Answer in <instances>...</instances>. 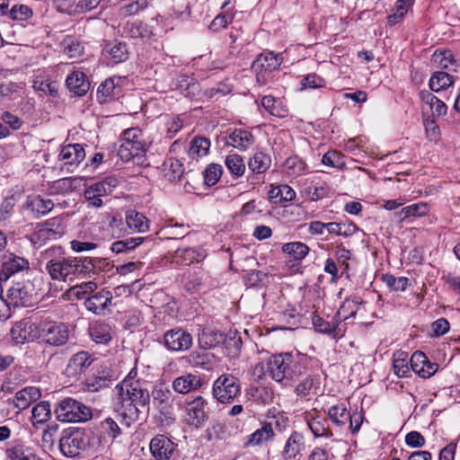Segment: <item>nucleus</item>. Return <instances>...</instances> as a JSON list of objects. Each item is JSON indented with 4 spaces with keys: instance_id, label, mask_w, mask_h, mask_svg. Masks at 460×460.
<instances>
[{
    "instance_id": "nucleus-18",
    "label": "nucleus",
    "mask_w": 460,
    "mask_h": 460,
    "mask_svg": "<svg viewBox=\"0 0 460 460\" xmlns=\"http://www.w3.org/2000/svg\"><path fill=\"white\" fill-rule=\"evenodd\" d=\"M175 445L164 434H158L150 442V451L157 460H166L171 457Z\"/></svg>"
},
{
    "instance_id": "nucleus-5",
    "label": "nucleus",
    "mask_w": 460,
    "mask_h": 460,
    "mask_svg": "<svg viewBox=\"0 0 460 460\" xmlns=\"http://www.w3.org/2000/svg\"><path fill=\"white\" fill-rule=\"evenodd\" d=\"M55 414L58 420L65 423H83L93 418L92 410L88 406L70 397L58 402Z\"/></svg>"
},
{
    "instance_id": "nucleus-9",
    "label": "nucleus",
    "mask_w": 460,
    "mask_h": 460,
    "mask_svg": "<svg viewBox=\"0 0 460 460\" xmlns=\"http://www.w3.org/2000/svg\"><path fill=\"white\" fill-rule=\"evenodd\" d=\"M117 185L118 180L116 178H105L104 180L89 186L84 190V198L87 200L89 206L100 208L103 204L102 197L111 193Z\"/></svg>"
},
{
    "instance_id": "nucleus-4",
    "label": "nucleus",
    "mask_w": 460,
    "mask_h": 460,
    "mask_svg": "<svg viewBox=\"0 0 460 460\" xmlns=\"http://www.w3.org/2000/svg\"><path fill=\"white\" fill-rule=\"evenodd\" d=\"M159 411L161 426L170 427L175 421V411L180 408L179 397L173 395L170 388L164 383L154 385L150 394V401Z\"/></svg>"
},
{
    "instance_id": "nucleus-37",
    "label": "nucleus",
    "mask_w": 460,
    "mask_h": 460,
    "mask_svg": "<svg viewBox=\"0 0 460 460\" xmlns=\"http://www.w3.org/2000/svg\"><path fill=\"white\" fill-rule=\"evenodd\" d=\"M394 373L400 378L408 377L411 373V367L408 363V355L404 352H396L394 354L393 360Z\"/></svg>"
},
{
    "instance_id": "nucleus-34",
    "label": "nucleus",
    "mask_w": 460,
    "mask_h": 460,
    "mask_svg": "<svg viewBox=\"0 0 460 460\" xmlns=\"http://www.w3.org/2000/svg\"><path fill=\"white\" fill-rule=\"evenodd\" d=\"M5 454L7 460H40L32 451L21 444L7 448Z\"/></svg>"
},
{
    "instance_id": "nucleus-3",
    "label": "nucleus",
    "mask_w": 460,
    "mask_h": 460,
    "mask_svg": "<svg viewBox=\"0 0 460 460\" xmlns=\"http://www.w3.org/2000/svg\"><path fill=\"white\" fill-rule=\"evenodd\" d=\"M131 375L132 371L116 386L121 403L124 406H132L137 411L148 410L150 393L145 387L144 382L134 379Z\"/></svg>"
},
{
    "instance_id": "nucleus-40",
    "label": "nucleus",
    "mask_w": 460,
    "mask_h": 460,
    "mask_svg": "<svg viewBox=\"0 0 460 460\" xmlns=\"http://www.w3.org/2000/svg\"><path fill=\"white\" fill-rule=\"evenodd\" d=\"M164 176L170 181H179L183 174V165L176 159L170 158L164 164Z\"/></svg>"
},
{
    "instance_id": "nucleus-43",
    "label": "nucleus",
    "mask_w": 460,
    "mask_h": 460,
    "mask_svg": "<svg viewBox=\"0 0 460 460\" xmlns=\"http://www.w3.org/2000/svg\"><path fill=\"white\" fill-rule=\"evenodd\" d=\"M304 447L303 437L300 433H294L287 441L284 455L287 458H294Z\"/></svg>"
},
{
    "instance_id": "nucleus-6",
    "label": "nucleus",
    "mask_w": 460,
    "mask_h": 460,
    "mask_svg": "<svg viewBox=\"0 0 460 460\" xmlns=\"http://www.w3.org/2000/svg\"><path fill=\"white\" fill-rule=\"evenodd\" d=\"M121 141L118 155L125 162L141 158L146 152V144L139 128L125 129L121 135Z\"/></svg>"
},
{
    "instance_id": "nucleus-60",
    "label": "nucleus",
    "mask_w": 460,
    "mask_h": 460,
    "mask_svg": "<svg viewBox=\"0 0 460 460\" xmlns=\"http://www.w3.org/2000/svg\"><path fill=\"white\" fill-rule=\"evenodd\" d=\"M306 195L307 197L314 201L322 199L325 198L329 193V188L326 184H322L319 186L313 185L309 186L306 189Z\"/></svg>"
},
{
    "instance_id": "nucleus-15",
    "label": "nucleus",
    "mask_w": 460,
    "mask_h": 460,
    "mask_svg": "<svg viewBox=\"0 0 460 460\" xmlns=\"http://www.w3.org/2000/svg\"><path fill=\"white\" fill-rule=\"evenodd\" d=\"M411 370L422 378L432 376L438 369L436 363L430 362L422 351H415L410 359Z\"/></svg>"
},
{
    "instance_id": "nucleus-12",
    "label": "nucleus",
    "mask_w": 460,
    "mask_h": 460,
    "mask_svg": "<svg viewBox=\"0 0 460 460\" xmlns=\"http://www.w3.org/2000/svg\"><path fill=\"white\" fill-rule=\"evenodd\" d=\"M206 401L201 396H197L186 406L185 421L194 429H199L208 420L205 411Z\"/></svg>"
},
{
    "instance_id": "nucleus-29",
    "label": "nucleus",
    "mask_w": 460,
    "mask_h": 460,
    "mask_svg": "<svg viewBox=\"0 0 460 460\" xmlns=\"http://www.w3.org/2000/svg\"><path fill=\"white\" fill-rule=\"evenodd\" d=\"M126 224L135 232L144 233L149 229V220L139 212L130 210L126 215Z\"/></svg>"
},
{
    "instance_id": "nucleus-14",
    "label": "nucleus",
    "mask_w": 460,
    "mask_h": 460,
    "mask_svg": "<svg viewBox=\"0 0 460 460\" xmlns=\"http://www.w3.org/2000/svg\"><path fill=\"white\" fill-rule=\"evenodd\" d=\"M94 358L88 351H79L68 360L65 373L69 377H77L93 364Z\"/></svg>"
},
{
    "instance_id": "nucleus-51",
    "label": "nucleus",
    "mask_w": 460,
    "mask_h": 460,
    "mask_svg": "<svg viewBox=\"0 0 460 460\" xmlns=\"http://www.w3.org/2000/svg\"><path fill=\"white\" fill-rule=\"evenodd\" d=\"M90 335L96 343L105 344L111 339L110 327L106 324H98L91 328Z\"/></svg>"
},
{
    "instance_id": "nucleus-58",
    "label": "nucleus",
    "mask_w": 460,
    "mask_h": 460,
    "mask_svg": "<svg viewBox=\"0 0 460 460\" xmlns=\"http://www.w3.org/2000/svg\"><path fill=\"white\" fill-rule=\"evenodd\" d=\"M315 379L312 376H306L296 387L295 393L299 397H307L314 386Z\"/></svg>"
},
{
    "instance_id": "nucleus-59",
    "label": "nucleus",
    "mask_w": 460,
    "mask_h": 460,
    "mask_svg": "<svg viewBox=\"0 0 460 460\" xmlns=\"http://www.w3.org/2000/svg\"><path fill=\"white\" fill-rule=\"evenodd\" d=\"M432 58L433 61L442 68H447L450 64L455 62L450 50L436 51Z\"/></svg>"
},
{
    "instance_id": "nucleus-64",
    "label": "nucleus",
    "mask_w": 460,
    "mask_h": 460,
    "mask_svg": "<svg viewBox=\"0 0 460 460\" xmlns=\"http://www.w3.org/2000/svg\"><path fill=\"white\" fill-rule=\"evenodd\" d=\"M426 134L430 141L437 142L440 137V130L434 119H427L424 122Z\"/></svg>"
},
{
    "instance_id": "nucleus-20",
    "label": "nucleus",
    "mask_w": 460,
    "mask_h": 460,
    "mask_svg": "<svg viewBox=\"0 0 460 460\" xmlns=\"http://www.w3.org/2000/svg\"><path fill=\"white\" fill-rule=\"evenodd\" d=\"M282 62V58L271 51L263 52L258 56L252 64V69L259 73L271 72L279 67Z\"/></svg>"
},
{
    "instance_id": "nucleus-57",
    "label": "nucleus",
    "mask_w": 460,
    "mask_h": 460,
    "mask_svg": "<svg viewBox=\"0 0 460 460\" xmlns=\"http://www.w3.org/2000/svg\"><path fill=\"white\" fill-rule=\"evenodd\" d=\"M188 360L195 367H206L210 363V355L206 351H193L188 356Z\"/></svg>"
},
{
    "instance_id": "nucleus-11",
    "label": "nucleus",
    "mask_w": 460,
    "mask_h": 460,
    "mask_svg": "<svg viewBox=\"0 0 460 460\" xmlns=\"http://www.w3.org/2000/svg\"><path fill=\"white\" fill-rule=\"evenodd\" d=\"M10 305L15 307L30 306L33 303V287L31 283L17 282L9 288L7 294V300Z\"/></svg>"
},
{
    "instance_id": "nucleus-19",
    "label": "nucleus",
    "mask_w": 460,
    "mask_h": 460,
    "mask_svg": "<svg viewBox=\"0 0 460 460\" xmlns=\"http://www.w3.org/2000/svg\"><path fill=\"white\" fill-rule=\"evenodd\" d=\"M58 157L65 165L77 166L84 160L85 151L81 144H68L61 148Z\"/></svg>"
},
{
    "instance_id": "nucleus-23",
    "label": "nucleus",
    "mask_w": 460,
    "mask_h": 460,
    "mask_svg": "<svg viewBox=\"0 0 460 460\" xmlns=\"http://www.w3.org/2000/svg\"><path fill=\"white\" fill-rule=\"evenodd\" d=\"M207 256L204 249L198 248H179L175 251L173 258L177 262L190 265L194 262H199Z\"/></svg>"
},
{
    "instance_id": "nucleus-26",
    "label": "nucleus",
    "mask_w": 460,
    "mask_h": 460,
    "mask_svg": "<svg viewBox=\"0 0 460 460\" xmlns=\"http://www.w3.org/2000/svg\"><path fill=\"white\" fill-rule=\"evenodd\" d=\"M67 88L75 94L84 95L89 89V82L83 72H73L66 80Z\"/></svg>"
},
{
    "instance_id": "nucleus-53",
    "label": "nucleus",
    "mask_w": 460,
    "mask_h": 460,
    "mask_svg": "<svg viewBox=\"0 0 460 460\" xmlns=\"http://www.w3.org/2000/svg\"><path fill=\"white\" fill-rule=\"evenodd\" d=\"M31 16V9L24 4H14L9 11V17L14 21H26Z\"/></svg>"
},
{
    "instance_id": "nucleus-27",
    "label": "nucleus",
    "mask_w": 460,
    "mask_h": 460,
    "mask_svg": "<svg viewBox=\"0 0 460 460\" xmlns=\"http://www.w3.org/2000/svg\"><path fill=\"white\" fill-rule=\"evenodd\" d=\"M269 200L273 204L291 201L296 198L295 190L287 184L271 186L268 192Z\"/></svg>"
},
{
    "instance_id": "nucleus-8",
    "label": "nucleus",
    "mask_w": 460,
    "mask_h": 460,
    "mask_svg": "<svg viewBox=\"0 0 460 460\" xmlns=\"http://www.w3.org/2000/svg\"><path fill=\"white\" fill-rule=\"evenodd\" d=\"M40 334V338H41L46 344L53 347H61L67 343L70 330L66 323L49 322L41 326Z\"/></svg>"
},
{
    "instance_id": "nucleus-36",
    "label": "nucleus",
    "mask_w": 460,
    "mask_h": 460,
    "mask_svg": "<svg viewBox=\"0 0 460 460\" xmlns=\"http://www.w3.org/2000/svg\"><path fill=\"white\" fill-rule=\"evenodd\" d=\"M454 83L453 76L446 72H435L429 79V88L433 92H439L452 85Z\"/></svg>"
},
{
    "instance_id": "nucleus-32",
    "label": "nucleus",
    "mask_w": 460,
    "mask_h": 460,
    "mask_svg": "<svg viewBox=\"0 0 460 460\" xmlns=\"http://www.w3.org/2000/svg\"><path fill=\"white\" fill-rule=\"evenodd\" d=\"M103 51L116 64L123 62L128 58V49L126 44L122 42H109L105 45Z\"/></svg>"
},
{
    "instance_id": "nucleus-46",
    "label": "nucleus",
    "mask_w": 460,
    "mask_h": 460,
    "mask_svg": "<svg viewBox=\"0 0 460 460\" xmlns=\"http://www.w3.org/2000/svg\"><path fill=\"white\" fill-rule=\"evenodd\" d=\"M328 414L332 422L338 426L345 424L350 418V412L347 411L343 403L332 406Z\"/></svg>"
},
{
    "instance_id": "nucleus-21",
    "label": "nucleus",
    "mask_w": 460,
    "mask_h": 460,
    "mask_svg": "<svg viewBox=\"0 0 460 460\" xmlns=\"http://www.w3.org/2000/svg\"><path fill=\"white\" fill-rule=\"evenodd\" d=\"M41 396V392L38 387L27 386L18 391L13 403L19 411L27 409L32 402L38 401Z\"/></svg>"
},
{
    "instance_id": "nucleus-31",
    "label": "nucleus",
    "mask_w": 460,
    "mask_h": 460,
    "mask_svg": "<svg viewBox=\"0 0 460 460\" xmlns=\"http://www.w3.org/2000/svg\"><path fill=\"white\" fill-rule=\"evenodd\" d=\"M31 413V422L34 428L39 429V425L44 424L50 419V404L45 401L40 402L33 407Z\"/></svg>"
},
{
    "instance_id": "nucleus-62",
    "label": "nucleus",
    "mask_w": 460,
    "mask_h": 460,
    "mask_svg": "<svg viewBox=\"0 0 460 460\" xmlns=\"http://www.w3.org/2000/svg\"><path fill=\"white\" fill-rule=\"evenodd\" d=\"M408 9L402 6V4H395L394 12L387 17V23L394 26L402 21Z\"/></svg>"
},
{
    "instance_id": "nucleus-54",
    "label": "nucleus",
    "mask_w": 460,
    "mask_h": 460,
    "mask_svg": "<svg viewBox=\"0 0 460 460\" xmlns=\"http://www.w3.org/2000/svg\"><path fill=\"white\" fill-rule=\"evenodd\" d=\"M222 175V168L218 164H209L204 172V181L208 186L215 185Z\"/></svg>"
},
{
    "instance_id": "nucleus-7",
    "label": "nucleus",
    "mask_w": 460,
    "mask_h": 460,
    "mask_svg": "<svg viewBox=\"0 0 460 460\" xmlns=\"http://www.w3.org/2000/svg\"><path fill=\"white\" fill-rule=\"evenodd\" d=\"M240 394V381L233 375H221L213 384V397L221 403H232Z\"/></svg>"
},
{
    "instance_id": "nucleus-39",
    "label": "nucleus",
    "mask_w": 460,
    "mask_h": 460,
    "mask_svg": "<svg viewBox=\"0 0 460 460\" xmlns=\"http://www.w3.org/2000/svg\"><path fill=\"white\" fill-rule=\"evenodd\" d=\"M63 53L69 58H77L84 53V47L78 40L72 36L66 37L61 42Z\"/></svg>"
},
{
    "instance_id": "nucleus-52",
    "label": "nucleus",
    "mask_w": 460,
    "mask_h": 460,
    "mask_svg": "<svg viewBox=\"0 0 460 460\" xmlns=\"http://www.w3.org/2000/svg\"><path fill=\"white\" fill-rule=\"evenodd\" d=\"M359 304L358 298L345 300L338 311V316L343 320L354 316Z\"/></svg>"
},
{
    "instance_id": "nucleus-42",
    "label": "nucleus",
    "mask_w": 460,
    "mask_h": 460,
    "mask_svg": "<svg viewBox=\"0 0 460 460\" xmlns=\"http://www.w3.org/2000/svg\"><path fill=\"white\" fill-rule=\"evenodd\" d=\"M32 87L37 91L43 92L53 97H56L58 93V85L54 82L45 79L41 75L34 76Z\"/></svg>"
},
{
    "instance_id": "nucleus-30",
    "label": "nucleus",
    "mask_w": 460,
    "mask_h": 460,
    "mask_svg": "<svg viewBox=\"0 0 460 460\" xmlns=\"http://www.w3.org/2000/svg\"><path fill=\"white\" fill-rule=\"evenodd\" d=\"M209 147V139L202 137H196L190 141L188 155L191 159L198 160L208 154Z\"/></svg>"
},
{
    "instance_id": "nucleus-35",
    "label": "nucleus",
    "mask_w": 460,
    "mask_h": 460,
    "mask_svg": "<svg viewBox=\"0 0 460 460\" xmlns=\"http://www.w3.org/2000/svg\"><path fill=\"white\" fill-rule=\"evenodd\" d=\"M309 247L302 242H291L283 244L282 252L295 261L303 260L309 252Z\"/></svg>"
},
{
    "instance_id": "nucleus-33",
    "label": "nucleus",
    "mask_w": 460,
    "mask_h": 460,
    "mask_svg": "<svg viewBox=\"0 0 460 460\" xmlns=\"http://www.w3.org/2000/svg\"><path fill=\"white\" fill-rule=\"evenodd\" d=\"M97 288L96 282L90 280L86 282H83L81 284H77L72 288H70L66 291V296L68 299H83L86 296L90 295L91 293L94 292Z\"/></svg>"
},
{
    "instance_id": "nucleus-63",
    "label": "nucleus",
    "mask_w": 460,
    "mask_h": 460,
    "mask_svg": "<svg viewBox=\"0 0 460 460\" xmlns=\"http://www.w3.org/2000/svg\"><path fill=\"white\" fill-rule=\"evenodd\" d=\"M450 324L446 318H439L432 323L431 330L433 332V335L436 337H439L444 335L449 331Z\"/></svg>"
},
{
    "instance_id": "nucleus-49",
    "label": "nucleus",
    "mask_w": 460,
    "mask_h": 460,
    "mask_svg": "<svg viewBox=\"0 0 460 460\" xmlns=\"http://www.w3.org/2000/svg\"><path fill=\"white\" fill-rule=\"evenodd\" d=\"M225 164L230 172L237 177L242 176L245 172V164L243 158L236 154L228 155Z\"/></svg>"
},
{
    "instance_id": "nucleus-56",
    "label": "nucleus",
    "mask_w": 460,
    "mask_h": 460,
    "mask_svg": "<svg viewBox=\"0 0 460 460\" xmlns=\"http://www.w3.org/2000/svg\"><path fill=\"white\" fill-rule=\"evenodd\" d=\"M356 229L355 225H349L346 227L344 224L331 222L326 224V230L329 234L337 235H349L351 234Z\"/></svg>"
},
{
    "instance_id": "nucleus-47",
    "label": "nucleus",
    "mask_w": 460,
    "mask_h": 460,
    "mask_svg": "<svg viewBox=\"0 0 460 460\" xmlns=\"http://www.w3.org/2000/svg\"><path fill=\"white\" fill-rule=\"evenodd\" d=\"M261 105L273 116L283 118L287 114V110H285L280 105L279 102L271 95L264 96L261 100Z\"/></svg>"
},
{
    "instance_id": "nucleus-10",
    "label": "nucleus",
    "mask_w": 460,
    "mask_h": 460,
    "mask_svg": "<svg viewBox=\"0 0 460 460\" xmlns=\"http://www.w3.org/2000/svg\"><path fill=\"white\" fill-rule=\"evenodd\" d=\"M192 343L191 334L182 328H173L164 334V345L171 351H186L191 348Z\"/></svg>"
},
{
    "instance_id": "nucleus-17",
    "label": "nucleus",
    "mask_w": 460,
    "mask_h": 460,
    "mask_svg": "<svg viewBox=\"0 0 460 460\" xmlns=\"http://www.w3.org/2000/svg\"><path fill=\"white\" fill-rule=\"evenodd\" d=\"M112 297V294L109 290L102 289L87 297L84 301V306L95 314H104L105 310L111 305Z\"/></svg>"
},
{
    "instance_id": "nucleus-61",
    "label": "nucleus",
    "mask_w": 460,
    "mask_h": 460,
    "mask_svg": "<svg viewBox=\"0 0 460 460\" xmlns=\"http://www.w3.org/2000/svg\"><path fill=\"white\" fill-rule=\"evenodd\" d=\"M301 84L303 88L315 89L323 87L325 85V81L316 74H310L304 77Z\"/></svg>"
},
{
    "instance_id": "nucleus-1",
    "label": "nucleus",
    "mask_w": 460,
    "mask_h": 460,
    "mask_svg": "<svg viewBox=\"0 0 460 460\" xmlns=\"http://www.w3.org/2000/svg\"><path fill=\"white\" fill-rule=\"evenodd\" d=\"M104 264V260L91 257L57 258L46 263V270L54 280L73 281L78 278L95 275Z\"/></svg>"
},
{
    "instance_id": "nucleus-22",
    "label": "nucleus",
    "mask_w": 460,
    "mask_h": 460,
    "mask_svg": "<svg viewBox=\"0 0 460 460\" xmlns=\"http://www.w3.org/2000/svg\"><path fill=\"white\" fill-rule=\"evenodd\" d=\"M27 269H29L27 259L14 253H8L3 256V272L5 274V278Z\"/></svg>"
},
{
    "instance_id": "nucleus-13",
    "label": "nucleus",
    "mask_w": 460,
    "mask_h": 460,
    "mask_svg": "<svg viewBox=\"0 0 460 460\" xmlns=\"http://www.w3.org/2000/svg\"><path fill=\"white\" fill-rule=\"evenodd\" d=\"M10 335L17 344L33 341L40 336L38 326L26 321L16 323L11 329Z\"/></svg>"
},
{
    "instance_id": "nucleus-38",
    "label": "nucleus",
    "mask_w": 460,
    "mask_h": 460,
    "mask_svg": "<svg viewBox=\"0 0 460 460\" xmlns=\"http://www.w3.org/2000/svg\"><path fill=\"white\" fill-rule=\"evenodd\" d=\"M271 164L270 157L262 153L257 152L248 162V167L255 173H262L266 172Z\"/></svg>"
},
{
    "instance_id": "nucleus-25",
    "label": "nucleus",
    "mask_w": 460,
    "mask_h": 460,
    "mask_svg": "<svg viewBox=\"0 0 460 460\" xmlns=\"http://www.w3.org/2000/svg\"><path fill=\"white\" fill-rule=\"evenodd\" d=\"M200 386V378L198 376L192 374L179 376L172 383L174 391L179 394H187L192 390L198 389Z\"/></svg>"
},
{
    "instance_id": "nucleus-55",
    "label": "nucleus",
    "mask_w": 460,
    "mask_h": 460,
    "mask_svg": "<svg viewBox=\"0 0 460 460\" xmlns=\"http://www.w3.org/2000/svg\"><path fill=\"white\" fill-rule=\"evenodd\" d=\"M383 279L385 283L394 291H404L409 281L406 277L395 278L390 274L384 275Z\"/></svg>"
},
{
    "instance_id": "nucleus-50",
    "label": "nucleus",
    "mask_w": 460,
    "mask_h": 460,
    "mask_svg": "<svg viewBox=\"0 0 460 460\" xmlns=\"http://www.w3.org/2000/svg\"><path fill=\"white\" fill-rule=\"evenodd\" d=\"M115 86L114 78H108L100 84L97 91V98L101 103L106 102L108 99L113 97Z\"/></svg>"
},
{
    "instance_id": "nucleus-28",
    "label": "nucleus",
    "mask_w": 460,
    "mask_h": 460,
    "mask_svg": "<svg viewBox=\"0 0 460 460\" xmlns=\"http://www.w3.org/2000/svg\"><path fill=\"white\" fill-rule=\"evenodd\" d=\"M261 423L256 431H282L288 428V419L280 413L265 416Z\"/></svg>"
},
{
    "instance_id": "nucleus-16",
    "label": "nucleus",
    "mask_w": 460,
    "mask_h": 460,
    "mask_svg": "<svg viewBox=\"0 0 460 460\" xmlns=\"http://www.w3.org/2000/svg\"><path fill=\"white\" fill-rule=\"evenodd\" d=\"M83 433H68L59 439L61 452L68 457H75L86 447V442L82 437Z\"/></svg>"
},
{
    "instance_id": "nucleus-41",
    "label": "nucleus",
    "mask_w": 460,
    "mask_h": 460,
    "mask_svg": "<svg viewBox=\"0 0 460 460\" xmlns=\"http://www.w3.org/2000/svg\"><path fill=\"white\" fill-rule=\"evenodd\" d=\"M428 211L427 204L420 202L402 208L396 213V216L400 221H403L410 217H423L428 213Z\"/></svg>"
},
{
    "instance_id": "nucleus-44",
    "label": "nucleus",
    "mask_w": 460,
    "mask_h": 460,
    "mask_svg": "<svg viewBox=\"0 0 460 460\" xmlns=\"http://www.w3.org/2000/svg\"><path fill=\"white\" fill-rule=\"evenodd\" d=\"M27 207L33 212L45 215L52 210L54 204L51 199H44L40 196H36L28 199Z\"/></svg>"
},
{
    "instance_id": "nucleus-24",
    "label": "nucleus",
    "mask_w": 460,
    "mask_h": 460,
    "mask_svg": "<svg viewBox=\"0 0 460 460\" xmlns=\"http://www.w3.org/2000/svg\"><path fill=\"white\" fill-rule=\"evenodd\" d=\"M254 143L253 135L246 129L236 128L227 138V144L240 150H246Z\"/></svg>"
},
{
    "instance_id": "nucleus-48",
    "label": "nucleus",
    "mask_w": 460,
    "mask_h": 460,
    "mask_svg": "<svg viewBox=\"0 0 460 460\" xmlns=\"http://www.w3.org/2000/svg\"><path fill=\"white\" fill-rule=\"evenodd\" d=\"M322 163L329 167L343 170L345 165L344 155L337 150H331L325 153L322 158Z\"/></svg>"
},
{
    "instance_id": "nucleus-2",
    "label": "nucleus",
    "mask_w": 460,
    "mask_h": 460,
    "mask_svg": "<svg viewBox=\"0 0 460 460\" xmlns=\"http://www.w3.org/2000/svg\"><path fill=\"white\" fill-rule=\"evenodd\" d=\"M307 363V358L299 354H275L267 360L265 374L279 383L290 382L305 373Z\"/></svg>"
},
{
    "instance_id": "nucleus-45",
    "label": "nucleus",
    "mask_w": 460,
    "mask_h": 460,
    "mask_svg": "<svg viewBox=\"0 0 460 460\" xmlns=\"http://www.w3.org/2000/svg\"><path fill=\"white\" fill-rule=\"evenodd\" d=\"M144 240V237H134L116 241L111 244V250L115 253L127 252L140 245Z\"/></svg>"
}]
</instances>
